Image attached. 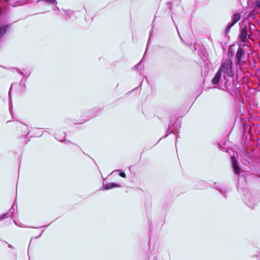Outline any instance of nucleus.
Instances as JSON below:
<instances>
[{
    "mask_svg": "<svg viewBox=\"0 0 260 260\" xmlns=\"http://www.w3.org/2000/svg\"><path fill=\"white\" fill-rule=\"evenodd\" d=\"M233 62L231 60L227 59L223 62L218 71L223 74V79L225 80L226 77L232 78L234 76L233 72L232 70Z\"/></svg>",
    "mask_w": 260,
    "mask_h": 260,
    "instance_id": "nucleus-1",
    "label": "nucleus"
},
{
    "mask_svg": "<svg viewBox=\"0 0 260 260\" xmlns=\"http://www.w3.org/2000/svg\"><path fill=\"white\" fill-rule=\"evenodd\" d=\"M245 49L239 47L236 54V64L238 66H243L246 63Z\"/></svg>",
    "mask_w": 260,
    "mask_h": 260,
    "instance_id": "nucleus-2",
    "label": "nucleus"
},
{
    "mask_svg": "<svg viewBox=\"0 0 260 260\" xmlns=\"http://www.w3.org/2000/svg\"><path fill=\"white\" fill-rule=\"evenodd\" d=\"M244 201L247 206L253 209L259 203V199L250 194L245 196Z\"/></svg>",
    "mask_w": 260,
    "mask_h": 260,
    "instance_id": "nucleus-3",
    "label": "nucleus"
},
{
    "mask_svg": "<svg viewBox=\"0 0 260 260\" xmlns=\"http://www.w3.org/2000/svg\"><path fill=\"white\" fill-rule=\"evenodd\" d=\"M239 38L242 42L245 43L250 39V35L246 24L243 23L240 24Z\"/></svg>",
    "mask_w": 260,
    "mask_h": 260,
    "instance_id": "nucleus-4",
    "label": "nucleus"
},
{
    "mask_svg": "<svg viewBox=\"0 0 260 260\" xmlns=\"http://www.w3.org/2000/svg\"><path fill=\"white\" fill-rule=\"evenodd\" d=\"M224 80V82L221 86V89L223 90H225L231 94V92L233 91L235 89V83L234 82V79L231 78V79H226L225 78V80Z\"/></svg>",
    "mask_w": 260,
    "mask_h": 260,
    "instance_id": "nucleus-5",
    "label": "nucleus"
},
{
    "mask_svg": "<svg viewBox=\"0 0 260 260\" xmlns=\"http://www.w3.org/2000/svg\"><path fill=\"white\" fill-rule=\"evenodd\" d=\"M241 16L239 13L234 14L232 17V20L230 21L226 28L225 34L228 35L231 30V28L240 19Z\"/></svg>",
    "mask_w": 260,
    "mask_h": 260,
    "instance_id": "nucleus-6",
    "label": "nucleus"
},
{
    "mask_svg": "<svg viewBox=\"0 0 260 260\" xmlns=\"http://www.w3.org/2000/svg\"><path fill=\"white\" fill-rule=\"evenodd\" d=\"M231 160L232 163V168L234 173L236 175H239L241 172V169L238 165L236 157L235 156H232L231 157Z\"/></svg>",
    "mask_w": 260,
    "mask_h": 260,
    "instance_id": "nucleus-7",
    "label": "nucleus"
},
{
    "mask_svg": "<svg viewBox=\"0 0 260 260\" xmlns=\"http://www.w3.org/2000/svg\"><path fill=\"white\" fill-rule=\"evenodd\" d=\"M101 110L99 108H93L90 109L89 111L86 112V114H88V116L86 121L89 119L94 117L95 116L100 114Z\"/></svg>",
    "mask_w": 260,
    "mask_h": 260,
    "instance_id": "nucleus-8",
    "label": "nucleus"
},
{
    "mask_svg": "<svg viewBox=\"0 0 260 260\" xmlns=\"http://www.w3.org/2000/svg\"><path fill=\"white\" fill-rule=\"evenodd\" d=\"M198 54L203 62L205 63L208 56V54L205 48L203 47H201L198 50Z\"/></svg>",
    "mask_w": 260,
    "mask_h": 260,
    "instance_id": "nucleus-9",
    "label": "nucleus"
},
{
    "mask_svg": "<svg viewBox=\"0 0 260 260\" xmlns=\"http://www.w3.org/2000/svg\"><path fill=\"white\" fill-rule=\"evenodd\" d=\"M175 26L176 27L178 36L181 41V42L184 43L185 45H186L187 46H188L189 48H191L192 46H193V49H195V42H193V40L192 39H189L187 40V42H185L183 39L182 38L181 36H180L179 30L178 29L177 26L176 25H175Z\"/></svg>",
    "mask_w": 260,
    "mask_h": 260,
    "instance_id": "nucleus-10",
    "label": "nucleus"
},
{
    "mask_svg": "<svg viewBox=\"0 0 260 260\" xmlns=\"http://www.w3.org/2000/svg\"><path fill=\"white\" fill-rule=\"evenodd\" d=\"M104 189L105 190H108V189H112L113 188H115V187H121V186L119 184H117L116 183H113V182H111V183H106V184H104Z\"/></svg>",
    "mask_w": 260,
    "mask_h": 260,
    "instance_id": "nucleus-11",
    "label": "nucleus"
},
{
    "mask_svg": "<svg viewBox=\"0 0 260 260\" xmlns=\"http://www.w3.org/2000/svg\"><path fill=\"white\" fill-rule=\"evenodd\" d=\"M158 250L157 248L153 249L148 255L149 260H157Z\"/></svg>",
    "mask_w": 260,
    "mask_h": 260,
    "instance_id": "nucleus-12",
    "label": "nucleus"
},
{
    "mask_svg": "<svg viewBox=\"0 0 260 260\" xmlns=\"http://www.w3.org/2000/svg\"><path fill=\"white\" fill-rule=\"evenodd\" d=\"M221 74L218 71L217 72L214 77L212 79V83L214 85L218 84L221 79Z\"/></svg>",
    "mask_w": 260,
    "mask_h": 260,
    "instance_id": "nucleus-13",
    "label": "nucleus"
},
{
    "mask_svg": "<svg viewBox=\"0 0 260 260\" xmlns=\"http://www.w3.org/2000/svg\"><path fill=\"white\" fill-rule=\"evenodd\" d=\"M243 23L246 24L247 25H248L249 31L252 34L255 29V26L252 23H250L248 20H244Z\"/></svg>",
    "mask_w": 260,
    "mask_h": 260,
    "instance_id": "nucleus-14",
    "label": "nucleus"
},
{
    "mask_svg": "<svg viewBox=\"0 0 260 260\" xmlns=\"http://www.w3.org/2000/svg\"><path fill=\"white\" fill-rule=\"evenodd\" d=\"M43 2L47 5H54L57 3L56 0H36V2L39 3Z\"/></svg>",
    "mask_w": 260,
    "mask_h": 260,
    "instance_id": "nucleus-15",
    "label": "nucleus"
},
{
    "mask_svg": "<svg viewBox=\"0 0 260 260\" xmlns=\"http://www.w3.org/2000/svg\"><path fill=\"white\" fill-rule=\"evenodd\" d=\"M10 5L13 7H15L17 6H23V5H24V1L23 0H19V1H16V2L13 3V4H10Z\"/></svg>",
    "mask_w": 260,
    "mask_h": 260,
    "instance_id": "nucleus-16",
    "label": "nucleus"
},
{
    "mask_svg": "<svg viewBox=\"0 0 260 260\" xmlns=\"http://www.w3.org/2000/svg\"><path fill=\"white\" fill-rule=\"evenodd\" d=\"M215 188L217 189L221 194H222L224 198H226V193L228 190L225 188L223 187H215Z\"/></svg>",
    "mask_w": 260,
    "mask_h": 260,
    "instance_id": "nucleus-17",
    "label": "nucleus"
},
{
    "mask_svg": "<svg viewBox=\"0 0 260 260\" xmlns=\"http://www.w3.org/2000/svg\"><path fill=\"white\" fill-rule=\"evenodd\" d=\"M14 70H15V68H12L11 69V71H12V72H14ZM15 70H16L17 72L20 73L23 76H26L27 75L26 72H24V70L23 71H20V70L17 68L15 69Z\"/></svg>",
    "mask_w": 260,
    "mask_h": 260,
    "instance_id": "nucleus-18",
    "label": "nucleus"
},
{
    "mask_svg": "<svg viewBox=\"0 0 260 260\" xmlns=\"http://www.w3.org/2000/svg\"><path fill=\"white\" fill-rule=\"evenodd\" d=\"M9 212L2 214L1 215H0V221L5 218H7L9 216Z\"/></svg>",
    "mask_w": 260,
    "mask_h": 260,
    "instance_id": "nucleus-19",
    "label": "nucleus"
},
{
    "mask_svg": "<svg viewBox=\"0 0 260 260\" xmlns=\"http://www.w3.org/2000/svg\"><path fill=\"white\" fill-rule=\"evenodd\" d=\"M24 5L31 4L34 3L35 0H23Z\"/></svg>",
    "mask_w": 260,
    "mask_h": 260,
    "instance_id": "nucleus-20",
    "label": "nucleus"
},
{
    "mask_svg": "<svg viewBox=\"0 0 260 260\" xmlns=\"http://www.w3.org/2000/svg\"><path fill=\"white\" fill-rule=\"evenodd\" d=\"M115 171H118V172H120V173H119V175L123 177V178H125L126 177V175L125 174L124 172H122L121 170H115Z\"/></svg>",
    "mask_w": 260,
    "mask_h": 260,
    "instance_id": "nucleus-21",
    "label": "nucleus"
},
{
    "mask_svg": "<svg viewBox=\"0 0 260 260\" xmlns=\"http://www.w3.org/2000/svg\"><path fill=\"white\" fill-rule=\"evenodd\" d=\"M22 80L23 79H22L21 80V81H20L19 82V84L22 87V91H24V86H25V85H23V83H22Z\"/></svg>",
    "mask_w": 260,
    "mask_h": 260,
    "instance_id": "nucleus-22",
    "label": "nucleus"
},
{
    "mask_svg": "<svg viewBox=\"0 0 260 260\" xmlns=\"http://www.w3.org/2000/svg\"><path fill=\"white\" fill-rule=\"evenodd\" d=\"M141 62V61H140L138 63H137L135 67H134V68H133L134 70H138V67L139 66H140Z\"/></svg>",
    "mask_w": 260,
    "mask_h": 260,
    "instance_id": "nucleus-23",
    "label": "nucleus"
},
{
    "mask_svg": "<svg viewBox=\"0 0 260 260\" xmlns=\"http://www.w3.org/2000/svg\"><path fill=\"white\" fill-rule=\"evenodd\" d=\"M15 83H12V85H11V88L10 89V90H9V98H10V101L11 100V94H10V92H11V88H12V87L13 85H14Z\"/></svg>",
    "mask_w": 260,
    "mask_h": 260,
    "instance_id": "nucleus-24",
    "label": "nucleus"
},
{
    "mask_svg": "<svg viewBox=\"0 0 260 260\" xmlns=\"http://www.w3.org/2000/svg\"><path fill=\"white\" fill-rule=\"evenodd\" d=\"M5 243L7 244H8V246L9 248L12 249H14V247L11 244L8 243L6 241H4Z\"/></svg>",
    "mask_w": 260,
    "mask_h": 260,
    "instance_id": "nucleus-25",
    "label": "nucleus"
},
{
    "mask_svg": "<svg viewBox=\"0 0 260 260\" xmlns=\"http://www.w3.org/2000/svg\"><path fill=\"white\" fill-rule=\"evenodd\" d=\"M256 6L257 8L260 9V1H258L256 2Z\"/></svg>",
    "mask_w": 260,
    "mask_h": 260,
    "instance_id": "nucleus-26",
    "label": "nucleus"
},
{
    "mask_svg": "<svg viewBox=\"0 0 260 260\" xmlns=\"http://www.w3.org/2000/svg\"><path fill=\"white\" fill-rule=\"evenodd\" d=\"M218 146H219V148L220 149V150H221L222 151H225V148H224V147H221V145L220 144H218Z\"/></svg>",
    "mask_w": 260,
    "mask_h": 260,
    "instance_id": "nucleus-27",
    "label": "nucleus"
},
{
    "mask_svg": "<svg viewBox=\"0 0 260 260\" xmlns=\"http://www.w3.org/2000/svg\"><path fill=\"white\" fill-rule=\"evenodd\" d=\"M58 141H59L60 142H62V141H64L65 142H70V141L69 140H66V139H64V140H58Z\"/></svg>",
    "mask_w": 260,
    "mask_h": 260,
    "instance_id": "nucleus-28",
    "label": "nucleus"
},
{
    "mask_svg": "<svg viewBox=\"0 0 260 260\" xmlns=\"http://www.w3.org/2000/svg\"><path fill=\"white\" fill-rule=\"evenodd\" d=\"M12 208H13V207L11 208V209L9 210V212H11V217L12 218V214L13 213V212L12 211H11V210H12Z\"/></svg>",
    "mask_w": 260,
    "mask_h": 260,
    "instance_id": "nucleus-29",
    "label": "nucleus"
},
{
    "mask_svg": "<svg viewBox=\"0 0 260 260\" xmlns=\"http://www.w3.org/2000/svg\"><path fill=\"white\" fill-rule=\"evenodd\" d=\"M168 5H169V7L170 9H171V6H172V4H171V3H168Z\"/></svg>",
    "mask_w": 260,
    "mask_h": 260,
    "instance_id": "nucleus-30",
    "label": "nucleus"
},
{
    "mask_svg": "<svg viewBox=\"0 0 260 260\" xmlns=\"http://www.w3.org/2000/svg\"><path fill=\"white\" fill-rule=\"evenodd\" d=\"M152 29H153V27H152L151 30L150 31L149 37H150V36H151V34L152 33Z\"/></svg>",
    "mask_w": 260,
    "mask_h": 260,
    "instance_id": "nucleus-31",
    "label": "nucleus"
},
{
    "mask_svg": "<svg viewBox=\"0 0 260 260\" xmlns=\"http://www.w3.org/2000/svg\"><path fill=\"white\" fill-rule=\"evenodd\" d=\"M24 129L25 130L27 129V126L26 125H23Z\"/></svg>",
    "mask_w": 260,
    "mask_h": 260,
    "instance_id": "nucleus-32",
    "label": "nucleus"
},
{
    "mask_svg": "<svg viewBox=\"0 0 260 260\" xmlns=\"http://www.w3.org/2000/svg\"><path fill=\"white\" fill-rule=\"evenodd\" d=\"M4 1L7 2V3H8L9 2L10 0H3Z\"/></svg>",
    "mask_w": 260,
    "mask_h": 260,
    "instance_id": "nucleus-33",
    "label": "nucleus"
},
{
    "mask_svg": "<svg viewBox=\"0 0 260 260\" xmlns=\"http://www.w3.org/2000/svg\"><path fill=\"white\" fill-rule=\"evenodd\" d=\"M43 232H44V231H42V232L41 233V234L39 235V237H40V236L42 235V233H43Z\"/></svg>",
    "mask_w": 260,
    "mask_h": 260,
    "instance_id": "nucleus-34",
    "label": "nucleus"
},
{
    "mask_svg": "<svg viewBox=\"0 0 260 260\" xmlns=\"http://www.w3.org/2000/svg\"><path fill=\"white\" fill-rule=\"evenodd\" d=\"M14 222L15 223V224L16 225H18V224H17V222H16L15 221H14Z\"/></svg>",
    "mask_w": 260,
    "mask_h": 260,
    "instance_id": "nucleus-35",
    "label": "nucleus"
},
{
    "mask_svg": "<svg viewBox=\"0 0 260 260\" xmlns=\"http://www.w3.org/2000/svg\"><path fill=\"white\" fill-rule=\"evenodd\" d=\"M30 74H28V75H27V77H28L29 76Z\"/></svg>",
    "mask_w": 260,
    "mask_h": 260,
    "instance_id": "nucleus-36",
    "label": "nucleus"
},
{
    "mask_svg": "<svg viewBox=\"0 0 260 260\" xmlns=\"http://www.w3.org/2000/svg\"><path fill=\"white\" fill-rule=\"evenodd\" d=\"M44 226H41L40 228H43V227H44Z\"/></svg>",
    "mask_w": 260,
    "mask_h": 260,
    "instance_id": "nucleus-37",
    "label": "nucleus"
}]
</instances>
